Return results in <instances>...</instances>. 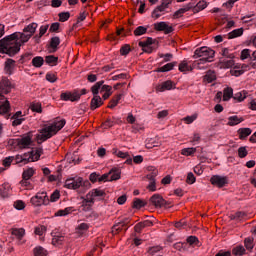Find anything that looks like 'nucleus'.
Here are the masks:
<instances>
[{"mask_svg": "<svg viewBox=\"0 0 256 256\" xmlns=\"http://www.w3.org/2000/svg\"><path fill=\"white\" fill-rule=\"evenodd\" d=\"M231 97H233V88H231V87L225 88L224 89L223 100L224 101H229V99H231Z\"/></svg>", "mask_w": 256, "mask_h": 256, "instance_id": "a18cd8bd", "label": "nucleus"}, {"mask_svg": "<svg viewBox=\"0 0 256 256\" xmlns=\"http://www.w3.org/2000/svg\"><path fill=\"white\" fill-rule=\"evenodd\" d=\"M91 227L90 224L87 223H80L77 227H76V233L77 235H79L80 237L85 235V233H87V231H89V228Z\"/></svg>", "mask_w": 256, "mask_h": 256, "instance_id": "4be33fe9", "label": "nucleus"}, {"mask_svg": "<svg viewBox=\"0 0 256 256\" xmlns=\"http://www.w3.org/2000/svg\"><path fill=\"white\" fill-rule=\"evenodd\" d=\"M73 211H75L73 207H66L65 209L58 210L56 212V217H65L69 215V213H73Z\"/></svg>", "mask_w": 256, "mask_h": 256, "instance_id": "72a5a7b5", "label": "nucleus"}, {"mask_svg": "<svg viewBox=\"0 0 256 256\" xmlns=\"http://www.w3.org/2000/svg\"><path fill=\"white\" fill-rule=\"evenodd\" d=\"M31 110L35 113H42L41 103H33L30 106Z\"/></svg>", "mask_w": 256, "mask_h": 256, "instance_id": "680f3d73", "label": "nucleus"}, {"mask_svg": "<svg viewBox=\"0 0 256 256\" xmlns=\"http://www.w3.org/2000/svg\"><path fill=\"white\" fill-rule=\"evenodd\" d=\"M86 195L93 201V203H95V201H103V199H105L107 194L105 193L104 190L96 188V189H92Z\"/></svg>", "mask_w": 256, "mask_h": 256, "instance_id": "9b49d317", "label": "nucleus"}, {"mask_svg": "<svg viewBox=\"0 0 256 256\" xmlns=\"http://www.w3.org/2000/svg\"><path fill=\"white\" fill-rule=\"evenodd\" d=\"M103 83H105V81L101 80L99 82H96L92 87H91V91L92 94L94 96H99V91L101 93V88L104 86Z\"/></svg>", "mask_w": 256, "mask_h": 256, "instance_id": "c85d7f7f", "label": "nucleus"}, {"mask_svg": "<svg viewBox=\"0 0 256 256\" xmlns=\"http://www.w3.org/2000/svg\"><path fill=\"white\" fill-rule=\"evenodd\" d=\"M13 89H15V84L7 77L0 80V115H5L6 119L11 117V103L5 96L9 95Z\"/></svg>", "mask_w": 256, "mask_h": 256, "instance_id": "f03ea898", "label": "nucleus"}, {"mask_svg": "<svg viewBox=\"0 0 256 256\" xmlns=\"http://www.w3.org/2000/svg\"><path fill=\"white\" fill-rule=\"evenodd\" d=\"M117 157H120V159H126L125 163L126 165H132L133 164V158L128 154V152L120 151L117 154Z\"/></svg>", "mask_w": 256, "mask_h": 256, "instance_id": "c756f323", "label": "nucleus"}, {"mask_svg": "<svg viewBox=\"0 0 256 256\" xmlns=\"http://www.w3.org/2000/svg\"><path fill=\"white\" fill-rule=\"evenodd\" d=\"M154 40L153 38L151 37H148L147 39L145 40H142L138 43L139 47H141L142 49L145 48V47H149V46H152L153 45Z\"/></svg>", "mask_w": 256, "mask_h": 256, "instance_id": "a19ab883", "label": "nucleus"}, {"mask_svg": "<svg viewBox=\"0 0 256 256\" xmlns=\"http://www.w3.org/2000/svg\"><path fill=\"white\" fill-rule=\"evenodd\" d=\"M174 67H177V62L167 63L166 65L157 68L155 71L156 73H167L169 71H173Z\"/></svg>", "mask_w": 256, "mask_h": 256, "instance_id": "6ab92c4d", "label": "nucleus"}, {"mask_svg": "<svg viewBox=\"0 0 256 256\" xmlns=\"http://www.w3.org/2000/svg\"><path fill=\"white\" fill-rule=\"evenodd\" d=\"M30 203L35 207H41V205H47L49 203V196H47V192H38L35 196H33L30 200Z\"/></svg>", "mask_w": 256, "mask_h": 256, "instance_id": "9d476101", "label": "nucleus"}, {"mask_svg": "<svg viewBox=\"0 0 256 256\" xmlns=\"http://www.w3.org/2000/svg\"><path fill=\"white\" fill-rule=\"evenodd\" d=\"M34 256H47V250L41 246L34 248Z\"/></svg>", "mask_w": 256, "mask_h": 256, "instance_id": "c03bdc74", "label": "nucleus"}, {"mask_svg": "<svg viewBox=\"0 0 256 256\" xmlns=\"http://www.w3.org/2000/svg\"><path fill=\"white\" fill-rule=\"evenodd\" d=\"M187 243H189V245H194L195 247L200 246L199 238H197L196 236H189L187 238Z\"/></svg>", "mask_w": 256, "mask_h": 256, "instance_id": "3c124183", "label": "nucleus"}, {"mask_svg": "<svg viewBox=\"0 0 256 256\" xmlns=\"http://www.w3.org/2000/svg\"><path fill=\"white\" fill-rule=\"evenodd\" d=\"M154 29L156 31H164L165 35L173 33V26H169L166 22H158L154 24Z\"/></svg>", "mask_w": 256, "mask_h": 256, "instance_id": "2eb2a0df", "label": "nucleus"}, {"mask_svg": "<svg viewBox=\"0 0 256 256\" xmlns=\"http://www.w3.org/2000/svg\"><path fill=\"white\" fill-rule=\"evenodd\" d=\"M217 80V74H215V71L209 70L206 72V75L204 76V81L206 83H213V81Z\"/></svg>", "mask_w": 256, "mask_h": 256, "instance_id": "7c9ffc66", "label": "nucleus"}, {"mask_svg": "<svg viewBox=\"0 0 256 256\" xmlns=\"http://www.w3.org/2000/svg\"><path fill=\"white\" fill-rule=\"evenodd\" d=\"M195 181H197V178H195V174H193V172H189L187 174L186 183H188V185H193Z\"/></svg>", "mask_w": 256, "mask_h": 256, "instance_id": "13d9d810", "label": "nucleus"}, {"mask_svg": "<svg viewBox=\"0 0 256 256\" xmlns=\"http://www.w3.org/2000/svg\"><path fill=\"white\" fill-rule=\"evenodd\" d=\"M41 153H43V148H37L35 151L25 153L23 156H16L17 163L39 161Z\"/></svg>", "mask_w": 256, "mask_h": 256, "instance_id": "423d86ee", "label": "nucleus"}, {"mask_svg": "<svg viewBox=\"0 0 256 256\" xmlns=\"http://www.w3.org/2000/svg\"><path fill=\"white\" fill-rule=\"evenodd\" d=\"M222 59H235V55L229 53V48L222 49Z\"/></svg>", "mask_w": 256, "mask_h": 256, "instance_id": "bf43d9fd", "label": "nucleus"}, {"mask_svg": "<svg viewBox=\"0 0 256 256\" xmlns=\"http://www.w3.org/2000/svg\"><path fill=\"white\" fill-rule=\"evenodd\" d=\"M44 63H46V65H49L50 67H57L59 63V57L55 55L45 56Z\"/></svg>", "mask_w": 256, "mask_h": 256, "instance_id": "412c9836", "label": "nucleus"}, {"mask_svg": "<svg viewBox=\"0 0 256 256\" xmlns=\"http://www.w3.org/2000/svg\"><path fill=\"white\" fill-rule=\"evenodd\" d=\"M241 35H243V28H238L228 33L227 37L228 39H236V37H241Z\"/></svg>", "mask_w": 256, "mask_h": 256, "instance_id": "4c0bfd02", "label": "nucleus"}, {"mask_svg": "<svg viewBox=\"0 0 256 256\" xmlns=\"http://www.w3.org/2000/svg\"><path fill=\"white\" fill-rule=\"evenodd\" d=\"M10 147H20V149H27L33 145L31 133L25 134L21 138H11L8 140Z\"/></svg>", "mask_w": 256, "mask_h": 256, "instance_id": "39448f33", "label": "nucleus"}, {"mask_svg": "<svg viewBox=\"0 0 256 256\" xmlns=\"http://www.w3.org/2000/svg\"><path fill=\"white\" fill-rule=\"evenodd\" d=\"M64 241H65V236L58 234L53 237L52 244L53 245H61V243H63Z\"/></svg>", "mask_w": 256, "mask_h": 256, "instance_id": "8fccbe9b", "label": "nucleus"}, {"mask_svg": "<svg viewBox=\"0 0 256 256\" xmlns=\"http://www.w3.org/2000/svg\"><path fill=\"white\" fill-rule=\"evenodd\" d=\"M190 9H193V4H191V3L187 4L184 8H180L179 10H177L174 13V18L179 19V17H181V15L187 13V11H190Z\"/></svg>", "mask_w": 256, "mask_h": 256, "instance_id": "bb28decb", "label": "nucleus"}, {"mask_svg": "<svg viewBox=\"0 0 256 256\" xmlns=\"http://www.w3.org/2000/svg\"><path fill=\"white\" fill-rule=\"evenodd\" d=\"M150 203L152 205H154V207H157V208H160V209H161V207H167V205H168L166 200L163 199V196H161L160 194H154L150 198Z\"/></svg>", "mask_w": 256, "mask_h": 256, "instance_id": "ddd939ff", "label": "nucleus"}, {"mask_svg": "<svg viewBox=\"0 0 256 256\" xmlns=\"http://www.w3.org/2000/svg\"><path fill=\"white\" fill-rule=\"evenodd\" d=\"M251 55H252L251 49H243L241 51L240 59H242V61H245V59H251Z\"/></svg>", "mask_w": 256, "mask_h": 256, "instance_id": "603ef678", "label": "nucleus"}, {"mask_svg": "<svg viewBox=\"0 0 256 256\" xmlns=\"http://www.w3.org/2000/svg\"><path fill=\"white\" fill-rule=\"evenodd\" d=\"M59 21L61 23H65V21H69V17H71V13L69 12H61L58 14Z\"/></svg>", "mask_w": 256, "mask_h": 256, "instance_id": "5fc2aeb1", "label": "nucleus"}, {"mask_svg": "<svg viewBox=\"0 0 256 256\" xmlns=\"http://www.w3.org/2000/svg\"><path fill=\"white\" fill-rule=\"evenodd\" d=\"M181 153L186 157H191L192 155H195V153H197V148H184L182 149Z\"/></svg>", "mask_w": 256, "mask_h": 256, "instance_id": "49530a36", "label": "nucleus"}, {"mask_svg": "<svg viewBox=\"0 0 256 256\" xmlns=\"http://www.w3.org/2000/svg\"><path fill=\"white\" fill-rule=\"evenodd\" d=\"M243 121H244V119L242 117L237 116V115L230 116L228 118L227 125H229L230 127H235V125H239V123H243Z\"/></svg>", "mask_w": 256, "mask_h": 256, "instance_id": "a878e982", "label": "nucleus"}, {"mask_svg": "<svg viewBox=\"0 0 256 256\" xmlns=\"http://www.w3.org/2000/svg\"><path fill=\"white\" fill-rule=\"evenodd\" d=\"M101 105H103V99H101V96H93L90 102L91 111H95V109H99Z\"/></svg>", "mask_w": 256, "mask_h": 256, "instance_id": "f3484780", "label": "nucleus"}, {"mask_svg": "<svg viewBox=\"0 0 256 256\" xmlns=\"http://www.w3.org/2000/svg\"><path fill=\"white\" fill-rule=\"evenodd\" d=\"M176 84L175 82L171 80H167L162 82L160 85L156 87V91H159L160 93H163V91H171L172 89H175Z\"/></svg>", "mask_w": 256, "mask_h": 256, "instance_id": "4468645a", "label": "nucleus"}, {"mask_svg": "<svg viewBox=\"0 0 256 256\" xmlns=\"http://www.w3.org/2000/svg\"><path fill=\"white\" fill-rule=\"evenodd\" d=\"M81 199H82V202H81L82 211H85V212L91 211V207L95 205L93 200L87 195L86 197H81Z\"/></svg>", "mask_w": 256, "mask_h": 256, "instance_id": "dca6fc26", "label": "nucleus"}, {"mask_svg": "<svg viewBox=\"0 0 256 256\" xmlns=\"http://www.w3.org/2000/svg\"><path fill=\"white\" fill-rule=\"evenodd\" d=\"M247 95H248V92L243 90L241 92L235 93L233 96V99L241 103V101H245V99H247Z\"/></svg>", "mask_w": 256, "mask_h": 256, "instance_id": "c9c22d12", "label": "nucleus"}, {"mask_svg": "<svg viewBox=\"0 0 256 256\" xmlns=\"http://www.w3.org/2000/svg\"><path fill=\"white\" fill-rule=\"evenodd\" d=\"M130 52H131V46L129 44H125L120 49L121 55H129Z\"/></svg>", "mask_w": 256, "mask_h": 256, "instance_id": "e2e57ef3", "label": "nucleus"}, {"mask_svg": "<svg viewBox=\"0 0 256 256\" xmlns=\"http://www.w3.org/2000/svg\"><path fill=\"white\" fill-rule=\"evenodd\" d=\"M61 44V39L57 36L52 37L50 39V47H53V49H58L59 45Z\"/></svg>", "mask_w": 256, "mask_h": 256, "instance_id": "de8ad7c7", "label": "nucleus"}, {"mask_svg": "<svg viewBox=\"0 0 256 256\" xmlns=\"http://www.w3.org/2000/svg\"><path fill=\"white\" fill-rule=\"evenodd\" d=\"M221 63H223V67L226 69H231L235 65L233 58H221Z\"/></svg>", "mask_w": 256, "mask_h": 256, "instance_id": "ea45409f", "label": "nucleus"}, {"mask_svg": "<svg viewBox=\"0 0 256 256\" xmlns=\"http://www.w3.org/2000/svg\"><path fill=\"white\" fill-rule=\"evenodd\" d=\"M11 189V186L9 184H3L0 187V197L2 199H7L9 197V190Z\"/></svg>", "mask_w": 256, "mask_h": 256, "instance_id": "2f4dec72", "label": "nucleus"}, {"mask_svg": "<svg viewBox=\"0 0 256 256\" xmlns=\"http://www.w3.org/2000/svg\"><path fill=\"white\" fill-rule=\"evenodd\" d=\"M203 9H207V2L205 0L199 1L194 7V11H203Z\"/></svg>", "mask_w": 256, "mask_h": 256, "instance_id": "864d4df0", "label": "nucleus"}, {"mask_svg": "<svg viewBox=\"0 0 256 256\" xmlns=\"http://www.w3.org/2000/svg\"><path fill=\"white\" fill-rule=\"evenodd\" d=\"M244 244H245L246 249L251 251V249H253V238H246L244 240Z\"/></svg>", "mask_w": 256, "mask_h": 256, "instance_id": "338daca9", "label": "nucleus"}, {"mask_svg": "<svg viewBox=\"0 0 256 256\" xmlns=\"http://www.w3.org/2000/svg\"><path fill=\"white\" fill-rule=\"evenodd\" d=\"M148 170L150 171V173L146 175V179H148V181H155V177L159 175V171L154 167H149Z\"/></svg>", "mask_w": 256, "mask_h": 256, "instance_id": "e433bc0d", "label": "nucleus"}, {"mask_svg": "<svg viewBox=\"0 0 256 256\" xmlns=\"http://www.w3.org/2000/svg\"><path fill=\"white\" fill-rule=\"evenodd\" d=\"M215 58V50L211 49L210 47L203 46L197 48L194 51L193 59H199L198 61L194 62V67L199 65H205V63H213V59Z\"/></svg>", "mask_w": 256, "mask_h": 256, "instance_id": "20e7f679", "label": "nucleus"}, {"mask_svg": "<svg viewBox=\"0 0 256 256\" xmlns=\"http://www.w3.org/2000/svg\"><path fill=\"white\" fill-rule=\"evenodd\" d=\"M151 225H153V223H151V221L149 220H146L144 222H139L138 224L135 225L134 231L136 233H141V231H143L145 227H151Z\"/></svg>", "mask_w": 256, "mask_h": 256, "instance_id": "393cba45", "label": "nucleus"}, {"mask_svg": "<svg viewBox=\"0 0 256 256\" xmlns=\"http://www.w3.org/2000/svg\"><path fill=\"white\" fill-rule=\"evenodd\" d=\"M113 87H111L110 85H104L101 87V93H104L103 94V99L104 101H107L108 98L111 97V95H113Z\"/></svg>", "mask_w": 256, "mask_h": 256, "instance_id": "5701e85b", "label": "nucleus"}, {"mask_svg": "<svg viewBox=\"0 0 256 256\" xmlns=\"http://www.w3.org/2000/svg\"><path fill=\"white\" fill-rule=\"evenodd\" d=\"M210 182L216 187H225L229 183V179L226 176L214 175L210 178Z\"/></svg>", "mask_w": 256, "mask_h": 256, "instance_id": "f8f14e48", "label": "nucleus"}, {"mask_svg": "<svg viewBox=\"0 0 256 256\" xmlns=\"http://www.w3.org/2000/svg\"><path fill=\"white\" fill-rule=\"evenodd\" d=\"M89 180L91 181V183H97V181H99V173H91L89 176Z\"/></svg>", "mask_w": 256, "mask_h": 256, "instance_id": "774afa93", "label": "nucleus"}, {"mask_svg": "<svg viewBox=\"0 0 256 256\" xmlns=\"http://www.w3.org/2000/svg\"><path fill=\"white\" fill-rule=\"evenodd\" d=\"M165 9L167 8L162 3L160 6H157L152 12L153 19H159V17L163 15L162 13L165 11Z\"/></svg>", "mask_w": 256, "mask_h": 256, "instance_id": "cd10ccee", "label": "nucleus"}, {"mask_svg": "<svg viewBox=\"0 0 256 256\" xmlns=\"http://www.w3.org/2000/svg\"><path fill=\"white\" fill-rule=\"evenodd\" d=\"M31 57H33V53L26 52L24 55L21 56L19 59V63H25V61H30Z\"/></svg>", "mask_w": 256, "mask_h": 256, "instance_id": "052dcab7", "label": "nucleus"}, {"mask_svg": "<svg viewBox=\"0 0 256 256\" xmlns=\"http://www.w3.org/2000/svg\"><path fill=\"white\" fill-rule=\"evenodd\" d=\"M237 133L239 135V139L243 140L247 139L249 135L253 133V130H251V128H239Z\"/></svg>", "mask_w": 256, "mask_h": 256, "instance_id": "b1692460", "label": "nucleus"}, {"mask_svg": "<svg viewBox=\"0 0 256 256\" xmlns=\"http://www.w3.org/2000/svg\"><path fill=\"white\" fill-rule=\"evenodd\" d=\"M14 207L18 211H21V210L25 209V202H23L22 200L15 201L14 202Z\"/></svg>", "mask_w": 256, "mask_h": 256, "instance_id": "0e129e2a", "label": "nucleus"}, {"mask_svg": "<svg viewBox=\"0 0 256 256\" xmlns=\"http://www.w3.org/2000/svg\"><path fill=\"white\" fill-rule=\"evenodd\" d=\"M148 29H149V26H138L134 30L135 37H141V35H145V33H147Z\"/></svg>", "mask_w": 256, "mask_h": 256, "instance_id": "f704fd0d", "label": "nucleus"}, {"mask_svg": "<svg viewBox=\"0 0 256 256\" xmlns=\"http://www.w3.org/2000/svg\"><path fill=\"white\" fill-rule=\"evenodd\" d=\"M37 27L38 24L33 22L26 26L23 32H15L5 36L0 40V49L2 53H6L9 57H15V55L21 51V46L25 45V43L35 35Z\"/></svg>", "mask_w": 256, "mask_h": 256, "instance_id": "f257e3e1", "label": "nucleus"}, {"mask_svg": "<svg viewBox=\"0 0 256 256\" xmlns=\"http://www.w3.org/2000/svg\"><path fill=\"white\" fill-rule=\"evenodd\" d=\"M61 197V194L59 193V190H55L51 196H50V201L52 203H55V201H57L59 198Z\"/></svg>", "mask_w": 256, "mask_h": 256, "instance_id": "69168bd1", "label": "nucleus"}, {"mask_svg": "<svg viewBox=\"0 0 256 256\" xmlns=\"http://www.w3.org/2000/svg\"><path fill=\"white\" fill-rule=\"evenodd\" d=\"M33 175H35V170L33 168H28L24 170L22 174V179H31Z\"/></svg>", "mask_w": 256, "mask_h": 256, "instance_id": "09e8293b", "label": "nucleus"}, {"mask_svg": "<svg viewBox=\"0 0 256 256\" xmlns=\"http://www.w3.org/2000/svg\"><path fill=\"white\" fill-rule=\"evenodd\" d=\"M246 155H249V152L247 151V147L242 146L238 148V157H240V159H245Z\"/></svg>", "mask_w": 256, "mask_h": 256, "instance_id": "4d7b16f0", "label": "nucleus"}, {"mask_svg": "<svg viewBox=\"0 0 256 256\" xmlns=\"http://www.w3.org/2000/svg\"><path fill=\"white\" fill-rule=\"evenodd\" d=\"M129 227L125 226L123 222H119L118 224L113 226V232L120 233L121 231H127Z\"/></svg>", "mask_w": 256, "mask_h": 256, "instance_id": "37998d69", "label": "nucleus"}, {"mask_svg": "<svg viewBox=\"0 0 256 256\" xmlns=\"http://www.w3.org/2000/svg\"><path fill=\"white\" fill-rule=\"evenodd\" d=\"M89 185V181H84L81 177H75V178H69L65 181L64 187L66 189H74V191H77V189H81V187H87Z\"/></svg>", "mask_w": 256, "mask_h": 256, "instance_id": "0eeeda50", "label": "nucleus"}, {"mask_svg": "<svg viewBox=\"0 0 256 256\" xmlns=\"http://www.w3.org/2000/svg\"><path fill=\"white\" fill-rule=\"evenodd\" d=\"M12 235L17 237L19 240H22L25 236V229L23 228H14L12 229Z\"/></svg>", "mask_w": 256, "mask_h": 256, "instance_id": "58836bf2", "label": "nucleus"}, {"mask_svg": "<svg viewBox=\"0 0 256 256\" xmlns=\"http://www.w3.org/2000/svg\"><path fill=\"white\" fill-rule=\"evenodd\" d=\"M232 255L235 256H243L245 255V247L243 246H236L232 249Z\"/></svg>", "mask_w": 256, "mask_h": 256, "instance_id": "79ce46f5", "label": "nucleus"}, {"mask_svg": "<svg viewBox=\"0 0 256 256\" xmlns=\"http://www.w3.org/2000/svg\"><path fill=\"white\" fill-rule=\"evenodd\" d=\"M67 121L62 119L60 121H55L53 124L49 126H45L44 128L40 129V134H37L36 139L38 143H43L47 141V139H51L53 135H57L63 127H65Z\"/></svg>", "mask_w": 256, "mask_h": 256, "instance_id": "7ed1b4c3", "label": "nucleus"}, {"mask_svg": "<svg viewBox=\"0 0 256 256\" xmlns=\"http://www.w3.org/2000/svg\"><path fill=\"white\" fill-rule=\"evenodd\" d=\"M45 64V60L42 56H36L32 59V65L33 67H36V69H40V67H43Z\"/></svg>", "mask_w": 256, "mask_h": 256, "instance_id": "473e14b6", "label": "nucleus"}, {"mask_svg": "<svg viewBox=\"0 0 256 256\" xmlns=\"http://www.w3.org/2000/svg\"><path fill=\"white\" fill-rule=\"evenodd\" d=\"M145 205H147V203H145V201L139 199V198H135L134 199V204L133 207L135 209H141V207H145Z\"/></svg>", "mask_w": 256, "mask_h": 256, "instance_id": "6e6d98bb", "label": "nucleus"}, {"mask_svg": "<svg viewBox=\"0 0 256 256\" xmlns=\"http://www.w3.org/2000/svg\"><path fill=\"white\" fill-rule=\"evenodd\" d=\"M121 179V169L114 167L108 173L103 174L102 176L99 174V183H103L105 181H119Z\"/></svg>", "mask_w": 256, "mask_h": 256, "instance_id": "1a4fd4ad", "label": "nucleus"}, {"mask_svg": "<svg viewBox=\"0 0 256 256\" xmlns=\"http://www.w3.org/2000/svg\"><path fill=\"white\" fill-rule=\"evenodd\" d=\"M195 67H199V66H195L193 64V66L189 65V62H187V60H183L179 66L178 69L181 73H187V71H193V69H195Z\"/></svg>", "mask_w": 256, "mask_h": 256, "instance_id": "a211bd4d", "label": "nucleus"}, {"mask_svg": "<svg viewBox=\"0 0 256 256\" xmlns=\"http://www.w3.org/2000/svg\"><path fill=\"white\" fill-rule=\"evenodd\" d=\"M81 95H87V89H82V90H74L73 92H63L60 95V99L62 101H79L81 99Z\"/></svg>", "mask_w": 256, "mask_h": 256, "instance_id": "6e6552de", "label": "nucleus"}, {"mask_svg": "<svg viewBox=\"0 0 256 256\" xmlns=\"http://www.w3.org/2000/svg\"><path fill=\"white\" fill-rule=\"evenodd\" d=\"M15 60L8 58L5 62V72L7 75H13V71H15Z\"/></svg>", "mask_w": 256, "mask_h": 256, "instance_id": "aec40b11", "label": "nucleus"}]
</instances>
